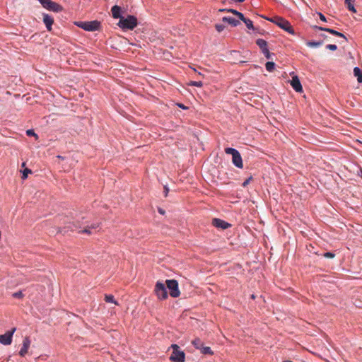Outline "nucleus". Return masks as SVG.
<instances>
[{
  "instance_id": "nucleus-4",
  "label": "nucleus",
  "mask_w": 362,
  "mask_h": 362,
  "mask_svg": "<svg viewBox=\"0 0 362 362\" xmlns=\"http://www.w3.org/2000/svg\"><path fill=\"white\" fill-rule=\"evenodd\" d=\"M225 152L226 154L232 156V162L235 167L238 168H242L243 167V160L238 150L228 147L225 148Z\"/></svg>"
},
{
  "instance_id": "nucleus-1",
  "label": "nucleus",
  "mask_w": 362,
  "mask_h": 362,
  "mask_svg": "<svg viewBox=\"0 0 362 362\" xmlns=\"http://www.w3.org/2000/svg\"><path fill=\"white\" fill-rule=\"evenodd\" d=\"M138 25V21L136 17L132 15H128L126 18H121L119 21L117 25L122 30H132Z\"/></svg>"
},
{
  "instance_id": "nucleus-47",
  "label": "nucleus",
  "mask_w": 362,
  "mask_h": 362,
  "mask_svg": "<svg viewBox=\"0 0 362 362\" xmlns=\"http://www.w3.org/2000/svg\"><path fill=\"white\" fill-rule=\"evenodd\" d=\"M225 9H220V11H224Z\"/></svg>"
},
{
  "instance_id": "nucleus-7",
  "label": "nucleus",
  "mask_w": 362,
  "mask_h": 362,
  "mask_svg": "<svg viewBox=\"0 0 362 362\" xmlns=\"http://www.w3.org/2000/svg\"><path fill=\"white\" fill-rule=\"evenodd\" d=\"M166 288L169 290V293L173 298H177L180 295L178 282L175 279H168L165 281Z\"/></svg>"
},
{
  "instance_id": "nucleus-33",
  "label": "nucleus",
  "mask_w": 362,
  "mask_h": 362,
  "mask_svg": "<svg viewBox=\"0 0 362 362\" xmlns=\"http://www.w3.org/2000/svg\"><path fill=\"white\" fill-rule=\"evenodd\" d=\"M326 48L332 51H335L337 50V47L336 45L329 44L326 46Z\"/></svg>"
},
{
  "instance_id": "nucleus-41",
  "label": "nucleus",
  "mask_w": 362,
  "mask_h": 362,
  "mask_svg": "<svg viewBox=\"0 0 362 362\" xmlns=\"http://www.w3.org/2000/svg\"><path fill=\"white\" fill-rule=\"evenodd\" d=\"M250 30H255V26H254L252 21H250Z\"/></svg>"
},
{
  "instance_id": "nucleus-42",
  "label": "nucleus",
  "mask_w": 362,
  "mask_h": 362,
  "mask_svg": "<svg viewBox=\"0 0 362 362\" xmlns=\"http://www.w3.org/2000/svg\"><path fill=\"white\" fill-rule=\"evenodd\" d=\"M355 0H345V4L353 3Z\"/></svg>"
},
{
  "instance_id": "nucleus-13",
  "label": "nucleus",
  "mask_w": 362,
  "mask_h": 362,
  "mask_svg": "<svg viewBox=\"0 0 362 362\" xmlns=\"http://www.w3.org/2000/svg\"><path fill=\"white\" fill-rule=\"evenodd\" d=\"M30 340L29 339V337H26L24 338L23 341V345H22V347L19 351V355L21 356H25V354L28 353V350L30 347Z\"/></svg>"
},
{
  "instance_id": "nucleus-32",
  "label": "nucleus",
  "mask_w": 362,
  "mask_h": 362,
  "mask_svg": "<svg viewBox=\"0 0 362 362\" xmlns=\"http://www.w3.org/2000/svg\"><path fill=\"white\" fill-rule=\"evenodd\" d=\"M323 256L326 258H334L335 255L333 252H327L324 253Z\"/></svg>"
},
{
  "instance_id": "nucleus-17",
  "label": "nucleus",
  "mask_w": 362,
  "mask_h": 362,
  "mask_svg": "<svg viewBox=\"0 0 362 362\" xmlns=\"http://www.w3.org/2000/svg\"><path fill=\"white\" fill-rule=\"evenodd\" d=\"M83 224V223H81L80 217H78L73 222L69 223V224L66 226V228L70 229L71 230H74L77 228H81Z\"/></svg>"
},
{
  "instance_id": "nucleus-27",
  "label": "nucleus",
  "mask_w": 362,
  "mask_h": 362,
  "mask_svg": "<svg viewBox=\"0 0 362 362\" xmlns=\"http://www.w3.org/2000/svg\"><path fill=\"white\" fill-rule=\"evenodd\" d=\"M189 86H196V87H202L203 86V83L201 81H192L189 83Z\"/></svg>"
},
{
  "instance_id": "nucleus-22",
  "label": "nucleus",
  "mask_w": 362,
  "mask_h": 362,
  "mask_svg": "<svg viewBox=\"0 0 362 362\" xmlns=\"http://www.w3.org/2000/svg\"><path fill=\"white\" fill-rule=\"evenodd\" d=\"M192 343L197 349H202V346L203 345V343L199 338L194 339Z\"/></svg>"
},
{
  "instance_id": "nucleus-15",
  "label": "nucleus",
  "mask_w": 362,
  "mask_h": 362,
  "mask_svg": "<svg viewBox=\"0 0 362 362\" xmlns=\"http://www.w3.org/2000/svg\"><path fill=\"white\" fill-rule=\"evenodd\" d=\"M42 16H43V23H45V26H46V28L48 31H51L52 30V26L53 25V23H54V18L49 14L47 13H43L42 14Z\"/></svg>"
},
{
  "instance_id": "nucleus-29",
  "label": "nucleus",
  "mask_w": 362,
  "mask_h": 362,
  "mask_svg": "<svg viewBox=\"0 0 362 362\" xmlns=\"http://www.w3.org/2000/svg\"><path fill=\"white\" fill-rule=\"evenodd\" d=\"M32 171L31 170L28 169V168H25L23 171V175H22V178L24 180V179H26L28 177V175L29 173H31Z\"/></svg>"
},
{
  "instance_id": "nucleus-40",
  "label": "nucleus",
  "mask_w": 362,
  "mask_h": 362,
  "mask_svg": "<svg viewBox=\"0 0 362 362\" xmlns=\"http://www.w3.org/2000/svg\"><path fill=\"white\" fill-rule=\"evenodd\" d=\"M158 211L159 214H163V215L165 214V211L163 209H161V208H159L158 209Z\"/></svg>"
},
{
  "instance_id": "nucleus-11",
  "label": "nucleus",
  "mask_w": 362,
  "mask_h": 362,
  "mask_svg": "<svg viewBox=\"0 0 362 362\" xmlns=\"http://www.w3.org/2000/svg\"><path fill=\"white\" fill-rule=\"evenodd\" d=\"M314 30H323V31H326L330 34H332L335 36H337V37H342L344 38L346 41L347 40L346 36L341 33H339L334 29H332V28H324V27H322V26H318V25H313L312 27Z\"/></svg>"
},
{
  "instance_id": "nucleus-25",
  "label": "nucleus",
  "mask_w": 362,
  "mask_h": 362,
  "mask_svg": "<svg viewBox=\"0 0 362 362\" xmlns=\"http://www.w3.org/2000/svg\"><path fill=\"white\" fill-rule=\"evenodd\" d=\"M265 67L269 72H272L275 68V64L272 62H267L265 64Z\"/></svg>"
},
{
  "instance_id": "nucleus-9",
  "label": "nucleus",
  "mask_w": 362,
  "mask_h": 362,
  "mask_svg": "<svg viewBox=\"0 0 362 362\" xmlns=\"http://www.w3.org/2000/svg\"><path fill=\"white\" fill-rule=\"evenodd\" d=\"M256 44L258 45V47L260 48L262 52L265 56L267 59H270L272 54L270 53L268 47H267V42L263 39H257L256 40Z\"/></svg>"
},
{
  "instance_id": "nucleus-31",
  "label": "nucleus",
  "mask_w": 362,
  "mask_h": 362,
  "mask_svg": "<svg viewBox=\"0 0 362 362\" xmlns=\"http://www.w3.org/2000/svg\"><path fill=\"white\" fill-rule=\"evenodd\" d=\"M346 4L347 5V8L349 11H351L354 13L356 12V10L355 9V8L354 6L353 3H349V4Z\"/></svg>"
},
{
  "instance_id": "nucleus-45",
  "label": "nucleus",
  "mask_w": 362,
  "mask_h": 362,
  "mask_svg": "<svg viewBox=\"0 0 362 362\" xmlns=\"http://www.w3.org/2000/svg\"><path fill=\"white\" fill-rule=\"evenodd\" d=\"M250 298L255 299V296L254 294L250 295Z\"/></svg>"
},
{
  "instance_id": "nucleus-19",
  "label": "nucleus",
  "mask_w": 362,
  "mask_h": 362,
  "mask_svg": "<svg viewBox=\"0 0 362 362\" xmlns=\"http://www.w3.org/2000/svg\"><path fill=\"white\" fill-rule=\"evenodd\" d=\"M99 226V224L98 223H94V224H91L90 226H86V227H84V228L79 231V233H87V234H91V229H96L97 228H98Z\"/></svg>"
},
{
  "instance_id": "nucleus-38",
  "label": "nucleus",
  "mask_w": 362,
  "mask_h": 362,
  "mask_svg": "<svg viewBox=\"0 0 362 362\" xmlns=\"http://www.w3.org/2000/svg\"><path fill=\"white\" fill-rule=\"evenodd\" d=\"M247 185H249V178L245 179V181L243 183V185L244 187L247 186Z\"/></svg>"
},
{
  "instance_id": "nucleus-36",
  "label": "nucleus",
  "mask_w": 362,
  "mask_h": 362,
  "mask_svg": "<svg viewBox=\"0 0 362 362\" xmlns=\"http://www.w3.org/2000/svg\"><path fill=\"white\" fill-rule=\"evenodd\" d=\"M169 192V188L167 186H164V196L167 197Z\"/></svg>"
},
{
  "instance_id": "nucleus-6",
  "label": "nucleus",
  "mask_w": 362,
  "mask_h": 362,
  "mask_svg": "<svg viewBox=\"0 0 362 362\" xmlns=\"http://www.w3.org/2000/svg\"><path fill=\"white\" fill-rule=\"evenodd\" d=\"M42 7L48 11H53L55 13L61 12L63 10V7L52 0H37Z\"/></svg>"
},
{
  "instance_id": "nucleus-3",
  "label": "nucleus",
  "mask_w": 362,
  "mask_h": 362,
  "mask_svg": "<svg viewBox=\"0 0 362 362\" xmlns=\"http://www.w3.org/2000/svg\"><path fill=\"white\" fill-rule=\"evenodd\" d=\"M76 25L86 31H96L100 30L101 23L98 21H78Z\"/></svg>"
},
{
  "instance_id": "nucleus-34",
  "label": "nucleus",
  "mask_w": 362,
  "mask_h": 362,
  "mask_svg": "<svg viewBox=\"0 0 362 362\" xmlns=\"http://www.w3.org/2000/svg\"><path fill=\"white\" fill-rule=\"evenodd\" d=\"M26 134L28 136H35L36 138L37 137V135L35 133L33 129H28L26 131Z\"/></svg>"
},
{
  "instance_id": "nucleus-37",
  "label": "nucleus",
  "mask_w": 362,
  "mask_h": 362,
  "mask_svg": "<svg viewBox=\"0 0 362 362\" xmlns=\"http://www.w3.org/2000/svg\"><path fill=\"white\" fill-rule=\"evenodd\" d=\"M228 12H231L233 13V14L236 15L237 16V13H239V11H236V10H234V9H228L227 10Z\"/></svg>"
},
{
  "instance_id": "nucleus-8",
  "label": "nucleus",
  "mask_w": 362,
  "mask_h": 362,
  "mask_svg": "<svg viewBox=\"0 0 362 362\" xmlns=\"http://www.w3.org/2000/svg\"><path fill=\"white\" fill-rule=\"evenodd\" d=\"M154 291L156 296L160 300H165L168 298L167 288L165 284L160 281L156 282Z\"/></svg>"
},
{
  "instance_id": "nucleus-30",
  "label": "nucleus",
  "mask_w": 362,
  "mask_h": 362,
  "mask_svg": "<svg viewBox=\"0 0 362 362\" xmlns=\"http://www.w3.org/2000/svg\"><path fill=\"white\" fill-rule=\"evenodd\" d=\"M215 28H216V30L220 33V32H222L225 29L226 27L223 24H216Z\"/></svg>"
},
{
  "instance_id": "nucleus-44",
  "label": "nucleus",
  "mask_w": 362,
  "mask_h": 362,
  "mask_svg": "<svg viewBox=\"0 0 362 362\" xmlns=\"http://www.w3.org/2000/svg\"><path fill=\"white\" fill-rule=\"evenodd\" d=\"M235 2H238V3H240V2H243L244 1V0H234Z\"/></svg>"
},
{
  "instance_id": "nucleus-23",
  "label": "nucleus",
  "mask_w": 362,
  "mask_h": 362,
  "mask_svg": "<svg viewBox=\"0 0 362 362\" xmlns=\"http://www.w3.org/2000/svg\"><path fill=\"white\" fill-rule=\"evenodd\" d=\"M200 350L202 354H203L213 355L214 354L209 346H204V345H202V349H200Z\"/></svg>"
},
{
  "instance_id": "nucleus-21",
  "label": "nucleus",
  "mask_w": 362,
  "mask_h": 362,
  "mask_svg": "<svg viewBox=\"0 0 362 362\" xmlns=\"http://www.w3.org/2000/svg\"><path fill=\"white\" fill-rule=\"evenodd\" d=\"M323 44L322 41H308L306 45L310 47H317Z\"/></svg>"
},
{
  "instance_id": "nucleus-5",
  "label": "nucleus",
  "mask_w": 362,
  "mask_h": 362,
  "mask_svg": "<svg viewBox=\"0 0 362 362\" xmlns=\"http://www.w3.org/2000/svg\"><path fill=\"white\" fill-rule=\"evenodd\" d=\"M173 349L172 354L170 357V360L173 362H185V354L184 351L180 350V346L177 344H173L171 345Z\"/></svg>"
},
{
  "instance_id": "nucleus-48",
  "label": "nucleus",
  "mask_w": 362,
  "mask_h": 362,
  "mask_svg": "<svg viewBox=\"0 0 362 362\" xmlns=\"http://www.w3.org/2000/svg\"><path fill=\"white\" fill-rule=\"evenodd\" d=\"M284 362H292V361H285Z\"/></svg>"
},
{
  "instance_id": "nucleus-14",
  "label": "nucleus",
  "mask_w": 362,
  "mask_h": 362,
  "mask_svg": "<svg viewBox=\"0 0 362 362\" xmlns=\"http://www.w3.org/2000/svg\"><path fill=\"white\" fill-rule=\"evenodd\" d=\"M291 86L296 92L300 93L303 91V87L297 76H294L292 77V79L291 81Z\"/></svg>"
},
{
  "instance_id": "nucleus-28",
  "label": "nucleus",
  "mask_w": 362,
  "mask_h": 362,
  "mask_svg": "<svg viewBox=\"0 0 362 362\" xmlns=\"http://www.w3.org/2000/svg\"><path fill=\"white\" fill-rule=\"evenodd\" d=\"M12 296L15 298H22L24 295L23 294L21 291H18L17 292H15L12 294Z\"/></svg>"
},
{
  "instance_id": "nucleus-39",
  "label": "nucleus",
  "mask_w": 362,
  "mask_h": 362,
  "mask_svg": "<svg viewBox=\"0 0 362 362\" xmlns=\"http://www.w3.org/2000/svg\"><path fill=\"white\" fill-rule=\"evenodd\" d=\"M177 105H178V107H180V108H182L183 110H186L187 108L185 105H183L182 103H179Z\"/></svg>"
},
{
  "instance_id": "nucleus-24",
  "label": "nucleus",
  "mask_w": 362,
  "mask_h": 362,
  "mask_svg": "<svg viewBox=\"0 0 362 362\" xmlns=\"http://www.w3.org/2000/svg\"><path fill=\"white\" fill-rule=\"evenodd\" d=\"M237 16H238L239 19L243 21L245 23L246 27L249 28V19L245 18L244 15L240 12L237 13Z\"/></svg>"
},
{
  "instance_id": "nucleus-20",
  "label": "nucleus",
  "mask_w": 362,
  "mask_h": 362,
  "mask_svg": "<svg viewBox=\"0 0 362 362\" xmlns=\"http://www.w3.org/2000/svg\"><path fill=\"white\" fill-rule=\"evenodd\" d=\"M354 75L357 78L358 83H362V70L358 67L354 69Z\"/></svg>"
},
{
  "instance_id": "nucleus-2",
  "label": "nucleus",
  "mask_w": 362,
  "mask_h": 362,
  "mask_svg": "<svg viewBox=\"0 0 362 362\" xmlns=\"http://www.w3.org/2000/svg\"><path fill=\"white\" fill-rule=\"evenodd\" d=\"M267 20L276 24L286 32L292 35L295 34L294 29L291 26V23L285 18L276 16L270 18H267Z\"/></svg>"
},
{
  "instance_id": "nucleus-12",
  "label": "nucleus",
  "mask_w": 362,
  "mask_h": 362,
  "mask_svg": "<svg viewBox=\"0 0 362 362\" xmlns=\"http://www.w3.org/2000/svg\"><path fill=\"white\" fill-rule=\"evenodd\" d=\"M212 224L216 228H221L223 230L228 228L231 226L229 223L217 218H214L212 220Z\"/></svg>"
},
{
  "instance_id": "nucleus-46",
  "label": "nucleus",
  "mask_w": 362,
  "mask_h": 362,
  "mask_svg": "<svg viewBox=\"0 0 362 362\" xmlns=\"http://www.w3.org/2000/svg\"><path fill=\"white\" fill-rule=\"evenodd\" d=\"M321 36L324 38H326L327 37V35H324V34H322Z\"/></svg>"
},
{
  "instance_id": "nucleus-16",
  "label": "nucleus",
  "mask_w": 362,
  "mask_h": 362,
  "mask_svg": "<svg viewBox=\"0 0 362 362\" xmlns=\"http://www.w3.org/2000/svg\"><path fill=\"white\" fill-rule=\"evenodd\" d=\"M112 16V18L115 19H119L121 20V18H123L124 16H122V8L120 6L117 5H115L111 8Z\"/></svg>"
},
{
  "instance_id": "nucleus-43",
  "label": "nucleus",
  "mask_w": 362,
  "mask_h": 362,
  "mask_svg": "<svg viewBox=\"0 0 362 362\" xmlns=\"http://www.w3.org/2000/svg\"><path fill=\"white\" fill-rule=\"evenodd\" d=\"M57 158H59V159H61V160H64V157H63V156H59V155H58V156H57Z\"/></svg>"
},
{
  "instance_id": "nucleus-18",
  "label": "nucleus",
  "mask_w": 362,
  "mask_h": 362,
  "mask_svg": "<svg viewBox=\"0 0 362 362\" xmlns=\"http://www.w3.org/2000/svg\"><path fill=\"white\" fill-rule=\"evenodd\" d=\"M222 21L224 23H228V24L231 25L233 27L237 26L238 24H240V21L235 19L233 17L231 16H224L222 18Z\"/></svg>"
},
{
  "instance_id": "nucleus-10",
  "label": "nucleus",
  "mask_w": 362,
  "mask_h": 362,
  "mask_svg": "<svg viewBox=\"0 0 362 362\" xmlns=\"http://www.w3.org/2000/svg\"><path fill=\"white\" fill-rule=\"evenodd\" d=\"M16 331V328L12 329L11 331L6 332L4 334L0 335V343L4 345H9L12 342L13 334Z\"/></svg>"
},
{
  "instance_id": "nucleus-26",
  "label": "nucleus",
  "mask_w": 362,
  "mask_h": 362,
  "mask_svg": "<svg viewBox=\"0 0 362 362\" xmlns=\"http://www.w3.org/2000/svg\"><path fill=\"white\" fill-rule=\"evenodd\" d=\"M105 300L107 303H114L116 305L117 304V301L115 300L114 296L111 294L105 295Z\"/></svg>"
},
{
  "instance_id": "nucleus-35",
  "label": "nucleus",
  "mask_w": 362,
  "mask_h": 362,
  "mask_svg": "<svg viewBox=\"0 0 362 362\" xmlns=\"http://www.w3.org/2000/svg\"><path fill=\"white\" fill-rule=\"evenodd\" d=\"M317 15L319 16L320 20L323 22H327L326 17L322 13H317Z\"/></svg>"
}]
</instances>
